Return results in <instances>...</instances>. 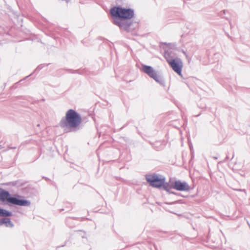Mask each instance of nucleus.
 I'll return each instance as SVG.
<instances>
[{
	"instance_id": "nucleus-7",
	"label": "nucleus",
	"mask_w": 250,
	"mask_h": 250,
	"mask_svg": "<svg viewBox=\"0 0 250 250\" xmlns=\"http://www.w3.org/2000/svg\"><path fill=\"white\" fill-rule=\"evenodd\" d=\"M169 191L173 188L181 191H188L190 189L188 184L185 181L182 182L178 180L172 181L169 184Z\"/></svg>"
},
{
	"instance_id": "nucleus-9",
	"label": "nucleus",
	"mask_w": 250,
	"mask_h": 250,
	"mask_svg": "<svg viewBox=\"0 0 250 250\" xmlns=\"http://www.w3.org/2000/svg\"><path fill=\"white\" fill-rule=\"evenodd\" d=\"M0 223L2 226L4 225L6 227L12 228L14 227V224L11 221L10 219L7 217L1 218Z\"/></svg>"
},
{
	"instance_id": "nucleus-12",
	"label": "nucleus",
	"mask_w": 250,
	"mask_h": 250,
	"mask_svg": "<svg viewBox=\"0 0 250 250\" xmlns=\"http://www.w3.org/2000/svg\"><path fill=\"white\" fill-rule=\"evenodd\" d=\"M43 67V65L42 64L39 65L36 69V70L40 71L41 70Z\"/></svg>"
},
{
	"instance_id": "nucleus-4",
	"label": "nucleus",
	"mask_w": 250,
	"mask_h": 250,
	"mask_svg": "<svg viewBox=\"0 0 250 250\" xmlns=\"http://www.w3.org/2000/svg\"><path fill=\"white\" fill-rule=\"evenodd\" d=\"M110 13L113 19L120 20H130L134 16V11L130 8H124L121 6H114L110 9Z\"/></svg>"
},
{
	"instance_id": "nucleus-10",
	"label": "nucleus",
	"mask_w": 250,
	"mask_h": 250,
	"mask_svg": "<svg viewBox=\"0 0 250 250\" xmlns=\"http://www.w3.org/2000/svg\"><path fill=\"white\" fill-rule=\"evenodd\" d=\"M13 215L12 212L7 210L5 209L0 208V216L7 218V217H10Z\"/></svg>"
},
{
	"instance_id": "nucleus-5",
	"label": "nucleus",
	"mask_w": 250,
	"mask_h": 250,
	"mask_svg": "<svg viewBox=\"0 0 250 250\" xmlns=\"http://www.w3.org/2000/svg\"><path fill=\"white\" fill-rule=\"evenodd\" d=\"M142 70L150 78L153 79L160 85L164 86L165 81L161 74L156 71L153 67L146 64L142 65Z\"/></svg>"
},
{
	"instance_id": "nucleus-8",
	"label": "nucleus",
	"mask_w": 250,
	"mask_h": 250,
	"mask_svg": "<svg viewBox=\"0 0 250 250\" xmlns=\"http://www.w3.org/2000/svg\"><path fill=\"white\" fill-rule=\"evenodd\" d=\"M113 23L117 25L121 29L128 31L132 25V22L127 20H120L119 19H113Z\"/></svg>"
},
{
	"instance_id": "nucleus-18",
	"label": "nucleus",
	"mask_w": 250,
	"mask_h": 250,
	"mask_svg": "<svg viewBox=\"0 0 250 250\" xmlns=\"http://www.w3.org/2000/svg\"><path fill=\"white\" fill-rule=\"evenodd\" d=\"M65 246V245H63L62 246H61V247H64Z\"/></svg>"
},
{
	"instance_id": "nucleus-3",
	"label": "nucleus",
	"mask_w": 250,
	"mask_h": 250,
	"mask_svg": "<svg viewBox=\"0 0 250 250\" xmlns=\"http://www.w3.org/2000/svg\"><path fill=\"white\" fill-rule=\"evenodd\" d=\"M146 182L149 185L153 188H163L165 190L169 193L176 195V193L172 191H169V184L166 183V178L163 176L161 177L157 174H146L145 175Z\"/></svg>"
},
{
	"instance_id": "nucleus-2",
	"label": "nucleus",
	"mask_w": 250,
	"mask_h": 250,
	"mask_svg": "<svg viewBox=\"0 0 250 250\" xmlns=\"http://www.w3.org/2000/svg\"><path fill=\"white\" fill-rule=\"evenodd\" d=\"M0 201L7 204L19 206L29 207L31 205L30 201L24 199V197L18 194L11 195L10 192L0 188Z\"/></svg>"
},
{
	"instance_id": "nucleus-15",
	"label": "nucleus",
	"mask_w": 250,
	"mask_h": 250,
	"mask_svg": "<svg viewBox=\"0 0 250 250\" xmlns=\"http://www.w3.org/2000/svg\"><path fill=\"white\" fill-rule=\"evenodd\" d=\"M31 75H31H29V76H27V77H25V79H26V78H28V77H29V76H30Z\"/></svg>"
},
{
	"instance_id": "nucleus-1",
	"label": "nucleus",
	"mask_w": 250,
	"mask_h": 250,
	"mask_svg": "<svg viewBox=\"0 0 250 250\" xmlns=\"http://www.w3.org/2000/svg\"><path fill=\"white\" fill-rule=\"evenodd\" d=\"M82 121L80 114L76 110L70 109L61 120L59 125L66 132H75L79 129Z\"/></svg>"
},
{
	"instance_id": "nucleus-16",
	"label": "nucleus",
	"mask_w": 250,
	"mask_h": 250,
	"mask_svg": "<svg viewBox=\"0 0 250 250\" xmlns=\"http://www.w3.org/2000/svg\"><path fill=\"white\" fill-rule=\"evenodd\" d=\"M16 148V147H11V148H12V149H15Z\"/></svg>"
},
{
	"instance_id": "nucleus-13",
	"label": "nucleus",
	"mask_w": 250,
	"mask_h": 250,
	"mask_svg": "<svg viewBox=\"0 0 250 250\" xmlns=\"http://www.w3.org/2000/svg\"><path fill=\"white\" fill-rule=\"evenodd\" d=\"M229 159V157L228 155H227L226 157L225 158V160H224V162H226Z\"/></svg>"
},
{
	"instance_id": "nucleus-20",
	"label": "nucleus",
	"mask_w": 250,
	"mask_h": 250,
	"mask_svg": "<svg viewBox=\"0 0 250 250\" xmlns=\"http://www.w3.org/2000/svg\"><path fill=\"white\" fill-rule=\"evenodd\" d=\"M233 157H234V154H233V156H232V159Z\"/></svg>"
},
{
	"instance_id": "nucleus-6",
	"label": "nucleus",
	"mask_w": 250,
	"mask_h": 250,
	"mask_svg": "<svg viewBox=\"0 0 250 250\" xmlns=\"http://www.w3.org/2000/svg\"><path fill=\"white\" fill-rule=\"evenodd\" d=\"M164 56L172 70L178 75L182 77V70L183 63L181 59L178 58H173L167 52L165 53Z\"/></svg>"
},
{
	"instance_id": "nucleus-14",
	"label": "nucleus",
	"mask_w": 250,
	"mask_h": 250,
	"mask_svg": "<svg viewBox=\"0 0 250 250\" xmlns=\"http://www.w3.org/2000/svg\"><path fill=\"white\" fill-rule=\"evenodd\" d=\"M214 159L215 160H217L218 159V157H216V156H214L213 157Z\"/></svg>"
},
{
	"instance_id": "nucleus-17",
	"label": "nucleus",
	"mask_w": 250,
	"mask_h": 250,
	"mask_svg": "<svg viewBox=\"0 0 250 250\" xmlns=\"http://www.w3.org/2000/svg\"><path fill=\"white\" fill-rule=\"evenodd\" d=\"M43 178H44V177H43ZM45 179L46 180H48V179L47 178H45Z\"/></svg>"
},
{
	"instance_id": "nucleus-11",
	"label": "nucleus",
	"mask_w": 250,
	"mask_h": 250,
	"mask_svg": "<svg viewBox=\"0 0 250 250\" xmlns=\"http://www.w3.org/2000/svg\"><path fill=\"white\" fill-rule=\"evenodd\" d=\"M67 71L69 72V73H80L79 72V70H73L72 69H67Z\"/></svg>"
},
{
	"instance_id": "nucleus-19",
	"label": "nucleus",
	"mask_w": 250,
	"mask_h": 250,
	"mask_svg": "<svg viewBox=\"0 0 250 250\" xmlns=\"http://www.w3.org/2000/svg\"><path fill=\"white\" fill-rule=\"evenodd\" d=\"M63 210V209H61V211Z\"/></svg>"
}]
</instances>
